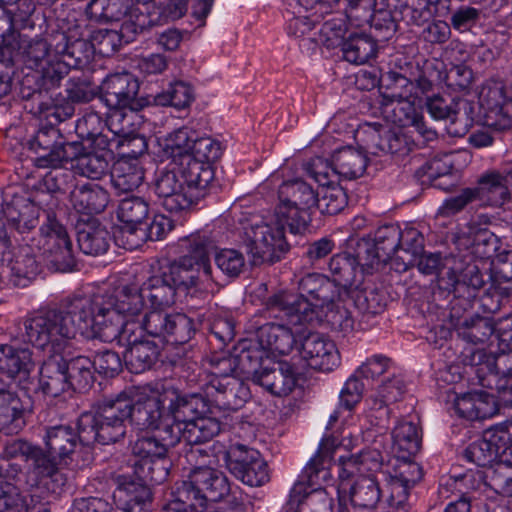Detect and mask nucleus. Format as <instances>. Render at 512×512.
Wrapping results in <instances>:
<instances>
[{
  "instance_id": "43",
  "label": "nucleus",
  "mask_w": 512,
  "mask_h": 512,
  "mask_svg": "<svg viewBox=\"0 0 512 512\" xmlns=\"http://www.w3.org/2000/svg\"><path fill=\"white\" fill-rule=\"evenodd\" d=\"M70 354L71 352L69 354L65 353L64 359L60 360V362L62 365H65V370L69 376L71 387L75 389L85 388L92 381V361L84 356H78L67 361L66 357Z\"/></svg>"
},
{
  "instance_id": "18",
  "label": "nucleus",
  "mask_w": 512,
  "mask_h": 512,
  "mask_svg": "<svg viewBox=\"0 0 512 512\" xmlns=\"http://www.w3.org/2000/svg\"><path fill=\"white\" fill-rule=\"evenodd\" d=\"M77 145L65 144L56 145L49 154L37 158L36 165L40 168H57L65 162L72 161L69 151L75 150ZM75 167L81 175L96 179L99 178L108 168L107 161L97 154L88 153L80 155L74 159Z\"/></svg>"
},
{
  "instance_id": "32",
  "label": "nucleus",
  "mask_w": 512,
  "mask_h": 512,
  "mask_svg": "<svg viewBox=\"0 0 512 512\" xmlns=\"http://www.w3.org/2000/svg\"><path fill=\"white\" fill-rule=\"evenodd\" d=\"M330 169L337 174L338 179H355L363 175L367 158L360 150L344 147L332 156V162L329 163Z\"/></svg>"
},
{
  "instance_id": "28",
  "label": "nucleus",
  "mask_w": 512,
  "mask_h": 512,
  "mask_svg": "<svg viewBox=\"0 0 512 512\" xmlns=\"http://www.w3.org/2000/svg\"><path fill=\"white\" fill-rule=\"evenodd\" d=\"M452 409L454 413L467 420L485 419L496 412L495 400L482 391L456 394L453 398Z\"/></svg>"
},
{
  "instance_id": "21",
  "label": "nucleus",
  "mask_w": 512,
  "mask_h": 512,
  "mask_svg": "<svg viewBox=\"0 0 512 512\" xmlns=\"http://www.w3.org/2000/svg\"><path fill=\"white\" fill-rule=\"evenodd\" d=\"M485 109V123L496 130L512 127V98L508 96L503 82L491 80L480 94Z\"/></svg>"
},
{
  "instance_id": "12",
  "label": "nucleus",
  "mask_w": 512,
  "mask_h": 512,
  "mask_svg": "<svg viewBox=\"0 0 512 512\" xmlns=\"http://www.w3.org/2000/svg\"><path fill=\"white\" fill-rule=\"evenodd\" d=\"M49 452L45 466L53 465L54 473H61V467L80 468L90 460V444L81 440L73 429L66 425L53 426L47 429L44 437Z\"/></svg>"
},
{
  "instance_id": "24",
  "label": "nucleus",
  "mask_w": 512,
  "mask_h": 512,
  "mask_svg": "<svg viewBox=\"0 0 512 512\" xmlns=\"http://www.w3.org/2000/svg\"><path fill=\"white\" fill-rule=\"evenodd\" d=\"M44 249L58 270L67 271L74 263L72 242L65 227L55 219L49 218L42 227Z\"/></svg>"
},
{
  "instance_id": "26",
  "label": "nucleus",
  "mask_w": 512,
  "mask_h": 512,
  "mask_svg": "<svg viewBox=\"0 0 512 512\" xmlns=\"http://www.w3.org/2000/svg\"><path fill=\"white\" fill-rule=\"evenodd\" d=\"M193 139H196V131L182 127L165 136L157 138L158 153L165 158H171L178 168L185 169L191 161Z\"/></svg>"
},
{
  "instance_id": "52",
  "label": "nucleus",
  "mask_w": 512,
  "mask_h": 512,
  "mask_svg": "<svg viewBox=\"0 0 512 512\" xmlns=\"http://www.w3.org/2000/svg\"><path fill=\"white\" fill-rule=\"evenodd\" d=\"M215 262L224 274L231 277L238 276L245 266L244 256L235 249H222L215 255Z\"/></svg>"
},
{
  "instance_id": "35",
  "label": "nucleus",
  "mask_w": 512,
  "mask_h": 512,
  "mask_svg": "<svg viewBox=\"0 0 512 512\" xmlns=\"http://www.w3.org/2000/svg\"><path fill=\"white\" fill-rule=\"evenodd\" d=\"M33 366L34 362L28 349L0 344V373L10 378L25 377Z\"/></svg>"
},
{
  "instance_id": "50",
  "label": "nucleus",
  "mask_w": 512,
  "mask_h": 512,
  "mask_svg": "<svg viewBox=\"0 0 512 512\" xmlns=\"http://www.w3.org/2000/svg\"><path fill=\"white\" fill-rule=\"evenodd\" d=\"M295 512H332V497L326 488L311 489L305 492Z\"/></svg>"
},
{
  "instance_id": "10",
  "label": "nucleus",
  "mask_w": 512,
  "mask_h": 512,
  "mask_svg": "<svg viewBox=\"0 0 512 512\" xmlns=\"http://www.w3.org/2000/svg\"><path fill=\"white\" fill-rule=\"evenodd\" d=\"M278 198L275 211L282 221L288 223L292 233L299 232L308 224L310 214L318 204V193L300 179L283 180L278 189Z\"/></svg>"
},
{
  "instance_id": "6",
  "label": "nucleus",
  "mask_w": 512,
  "mask_h": 512,
  "mask_svg": "<svg viewBox=\"0 0 512 512\" xmlns=\"http://www.w3.org/2000/svg\"><path fill=\"white\" fill-rule=\"evenodd\" d=\"M185 169L174 167L158 176L155 192L162 199V205L170 212L187 211L205 197L211 183L210 171H198L199 181L191 182L185 175Z\"/></svg>"
},
{
  "instance_id": "46",
  "label": "nucleus",
  "mask_w": 512,
  "mask_h": 512,
  "mask_svg": "<svg viewBox=\"0 0 512 512\" xmlns=\"http://www.w3.org/2000/svg\"><path fill=\"white\" fill-rule=\"evenodd\" d=\"M275 381L265 379V389L276 396H286L293 391L297 383V372L294 365L278 362V372Z\"/></svg>"
},
{
  "instance_id": "15",
  "label": "nucleus",
  "mask_w": 512,
  "mask_h": 512,
  "mask_svg": "<svg viewBox=\"0 0 512 512\" xmlns=\"http://www.w3.org/2000/svg\"><path fill=\"white\" fill-rule=\"evenodd\" d=\"M308 171L321 188L320 192H317V208L327 214L340 212L346 205L347 197L328 161L317 157L312 160Z\"/></svg>"
},
{
  "instance_id": "55",
  "label": "nucleus",
  "mask_w": 512,
  "mask_h": 512,
  "mask_svg": "<svg viewBox=\"0 0 512 512\" xmlns=\"http://www.w3.org/2000/svg\"><path fill=\"white\" fill-rule=\"evenodd\" d=\"M172 221L163 214H155L149 224L143 223L145 239L160 240L172 230Z\"/></svg>"
},
{
  "instance_id": "11",
  "label": "nucleus",
  "mask_w": 512,
  "mask_h": 512,
  "mask_svg": "<svg viewBox=\"0 0 512 512\" xmlns=\"http://www.w3.org/2000/svg\"><path fill=\"white\" fill-rule=\"evenodd\" d=\"M229 491L225 475L212 466L198 465L177 491L175 500H182L188 511L206 510L209 502L220 500Z\"/></svg>"
},
{
  "instance_id": "19",
  "label": "nucleus",
  "mask_w": 512,
  "mask_h": 512,
  "mask_svg": "<svg viewBox=\"0 0 512 512\" xmlns=\"http://www.w3.org/2000/svg\"><path fill=\"white\" fill-rule=\"evenodd\" d=\"M5 456L10 459L20 460L27 463L29 469H33V476L41 475V482L53 491L62 485L66 478L62 473H52L54 466H45L48 462L43 452L28 442L16 440L6 445Z\"/></svg>"
},
{
  "instance_id": "44",
  "label": "nucleus",
  "mask_w": 512,
  "mask_h": 512,
  "mask_svg": "<svg viewBox=\"0 0 512 512\" xmlns=\"http://www.w3.org/2000/svg\"><path fill=\"white\" fill-rule=\"evenodd\" d=\"M359 375L354 372L345 382L339 395V408L329 419V424L337 421L341 409L351 411L361 400L364 391V384L360 381Z\"/></svg>"
},
{
  "instance_id": "58",
  "label": "nucleus",
  "mask_w": 512,
  "mask_h": 512,
  "mask_svg": "<svg viewBox=\"0 0 512 512\" xmlns=\"http://www.w3.org/2000/svg\"><path fill=\"white\" fill-rule=\"evenodd\" d=\"M476 197L474 189H465L459 195L445 200L441 209L446 214L456 213Z\"/></svg>"
},
{
  "instance_id": "41",
  "label": "nucleus",
  "mask_w": 512,
  "mask_h": 512,
  "mask_svg": "<svg viewBox=\"0 0 512 512\" xmlns=\"http://www.w3.org/2000/svg\"><path fill=\"white\" fill-rule=\"evenodd\" d=\"M485 477L488 486L496 493L512 497V464L507 460L500 459L494 466L487 468Z\"/></svg>"
},
{
  "instance_id": "8",
  "label": "nucleus",
  "mask_w": 512,
  "mask_h": 512,
  "mask_svg": "<svg viewBox=\"0 0 512 512\" xmlns=\"http://www.w3.org/2000/svg\"><path fill=\"white\" fill-rule=\"evenodd\" d=\"M69 311L70 302L62 310H51L45 313L34 315L25 323L26 337L28 342L31 343L34 347L46 351L49 354V358L41 366L39 384L43 393L52 397L60 395L71 387V382H69V376L65 370V365H62L60 360L64 359L65 353H70V350L72 349V341L74 338L70 339L68 346L64 350L56 351L50 343L41 346L32 341L31 326L35 320L39 318H48L52 314H60L66 318L78 320V316L72 317Z\"/></svg>"
},
{
  "instance_id": "57",
  "label": "nucleus",
  "mask_w": 512,
  "mask_h": 512,
  "mask_svg": "<svg viewBox=\"0 0 512 512\" xmlns=\"http://www.w3.org/2000/svg\"><path fill=\"white\" fill-rule=\"evenodd\" d=\"M323 318H326L333 325H337L343 330L353 328V320L350 313L345 309H340L334 302H332L328 309L324 310Z\"/></svg>"
},
{
  "instance_id": "4",
  "label": "nucleus",
  "mask_w": 512,
  "mask_h": 512,
  "mask_svg": "<svg viewBox=\"0 0 512 512\" xmlns=\"http://www.w3.org/2000/svg\"><path fill=\"white\" fill-rule=\"evenodd\" d=\"M299 295L282 292L273 297V307L283 311L291 324H305L323 319L338 296L337 285L320 274H308L299 283Z\"/></svg>"
},
{
  "instance_id": "60",
  "label": "nucleus",
  "mask_w": 512,
  "mask_h": 512,
  "mask_svg": "<svg viewBox=\"0 0 512 512\" xmlns=\"http://www.w3.org/2000/svg\"><path fill=\"white\" fill-rule=\"evenodd\" d=\"M477 17L478 11L475 8H461L452 15V26L459 31L467 30Z\"/></svg>"
},
{
  "instance_id": "22",
  "label": "nucleus",
  "mask_w": 512,
  "mask_h": 512,
  "mask_svg": "<svg viewBox=\"0 0 512 512\" xmlns=\"http://www.w3.org/2000/svg\"><path fill=\"white\" fill-rule=\"evenodd\" d=\"M382 457L378 450L368 449L358 454L340 456L336 462L338 480L336 488L353 483L358 478L380 470Z\"/></svg>"
},
{
  "instance_id": "17",
  "label": "nucleus",
  "mask_w": 512,
  "mask_h": 512,
  "mask_svg": "<svg viewBox=\"0 0 512 512\" xmlns=\"http://www.w3.org/2000/svg\"><path fill=\"white\" fill-rule=\"evenodd\" d=\"M120 137L113 135L111 145L118 150L120 157L114 163L111 181L114 188L119 192H128L138 188L144 180V170L138 157L146 152L135 153L132 144L120 145Z\"/></svg>"
},
{
  "instance_id": "54",
  "label": "nucleus",
  "mask_w": 512,
  "mask_h": 512,
  "mask_svg": "<svg viewBox=\"0 0 512 512\" xmlns=\"http://www.w3.org/2000/svg\"><path fill=\"white\" fill-rule=\"evenodd\" d=\"M92 366L105 376H113L121 370L122 362L117 353L107 350L94 357Z\"/></svg>"
},
{
  "instance_id": "7",
  "label": "nucleus",
  "mask_w": 512,
  "mask_h": 512,
  "mask_svg": "<svg viewBox=\"0 0 512 512\" xmlns=\"http://www.w3.org/2000/svg\"><path fill=\"white\" fill-rule=\"evenodd\" d=\"M282 217L273 214L254 219L244 227V244L254 264L273 262L287 250L284 232L288 223Z\"/></svg>"
},
{
  "instance_id": "20",
  "label": "nucleus",
  "mask_w": 512,
  "mask_h": 512,
  "mask_svg": "<svg viewBox=\"0 0 512 512\" xmlns=\"http://www.w3.org/2000/svg\"><path fill=\"white\" fill-rule=\"evenodd\" d=\"M491 80L485 82L477 92L478 101L476 104L470 103L469 99H460L449 104L446 99L441 96H433L427 100V110L432 118L443 120L451 118L453 120L465 119V125L468 123H479L483 126L491 127L485 123V109L481 105L480 94L483 88Z\"/></svg>"
},
{
  "instance_id": "56",
  "label": "nucleus",
  "mask_w": 512,
  "mask_h": 512,
  "mask_svg": "<svg viewBox=\"0 0 512 512\" xmlns=\"http://www.w3.org/2000/svg\"><path fill=\"white\" fill-rule=\"evenodd\" d=\"M187 6L188 0H167L162 7L157 8L161 23L181 18L186 13Z\"/></svg>"
},
{
  "instance_id": "36",
  "label": "nucleus",
  "mask_w": 512,
  "mask_h": 512,
  "mask_svg": "<svg viewBox=\"0 0 512 512\" xmlns=\"http://www.w3.org/2000/svg\"><path fill=\"white\" fill-rule=\"evenodd\" d=\"M500 437L491 431L484 433L483 437L473 442L465 452V457L468 461L475 463L481 467H492L503 455L500 452L498 441Z\"/></svg>"
},
{
  "instance_id": "25",
  "label": "nucleus",
  "mask_w": 512,
  "mask_h": 512,
  "mask_svg": "<svg viewBox=\"0 0 512 512\" xmlns=\"http://www.w3.org/2000/svg\"><path fill=\"white\" fill-rule=\"evenodd\" d=\"M300 354L312 369L331 371L339 364L335 344L317 333H311L304 339Z\"/></svg>"
},
{
  "instance_id": "13",
  "label": "nucleus",
  "mask_w": 512,
  "mask_h": 512,
  "mask_svg": "<svg viewBox=\"0 0 512 512\" xmlns=\"http://www.w3.org/2000/svg\"><path fill=\"white\" fill-rule=\"evenodd\" d=\"M269 309L275 317L286 318L287 323L269 322L260 326L256 332V342L259 358L278 361L279 358L288 355L295 344L293 327L283 311L273 307V298L269 302Z\"/></svg>"
},
{
  "instance_id": "3",
  "label": "nucleus",
  "mask_w": 512,
  "mask_h": 512,
  "mask_svg": "<svg viewBox=\"0 0 512 512\" xmlns=\"http://www.w3.org/2000/svg\"><path fill=\"white\" fill-rule=\"evenodd\" d=\"M139 83L129 73L108 76L102 84V99L109 108L107 126L113 135L119 136V144L133 145L135 153L148 148L145 135L148 125L137 111Z\"/></svg>"
},
{
  "instance_id": "2",
  "label": "nucleus",
  "mask_w": 512,
  "mask_h": 512,
  "mask_svg": "<svg viewBox=\"0 0 512 512\" xmlns=\"http://www.w3.org/2000/svg\"><path fill=\"white\" fill-rule=\"evenodd\" d=\"M174 303V291L160 279H152L139 291L119 290L115 295L75 297L70 300L71 316L52 314L39 318L31 326V338L43 346L52 344L64 350L79 333L117 343L125 350L123 358L128 370L139 374L149 369L158 357L157 345L143 340V334L175 344L187 342L193 334L192 321L182 313L167 314Z\"/></svg>"
},
{
  "instance_id": "5",
  "label": "nucleus",
  "mask_w": 512,
  "mask_h": 512,
  "mask_svg": "<svg viewBox=\"0 0 512 512\" xmlns=\"http://www.w3.org/2000/svg\"><path fill=\"white\" fill-rule=\"evenodd\" d=\"M189 248L188 254L182 256L179 261L170 268V273L166 279L160 277H151L139 288L124 287L121 290L139 291L146 283L152 279H160L165 285L171 287L176 294L177 289H188L196 284V281L202 278L208 279L211 272L210 253L214 246L205 236L200 234L193 235L185 240Z\"/></svg>"
},
{
  "instance_id": "53",
  "label": "nucleus",
  "mask_w": 512,
  "mask_h": 512,
  "mask_svg": "<svg viewBox=\"0 0 512 512\" xmlns=\"http://www.w3.org/2000/svg\"><path fill=\"white\" fill-rule=\"evenodd\" d=\"M391 364V360L385 355L375 354L367 358L355 372L362 378L375 379L387 372Z\"/></svg>"
},
{
  "instance_id": "31",
  "label": "nucleus",
  "mask_w": 512,
  "mask_h": 512,
  "mask_svg": "<svg viewBox=\"0 0 512 512\" xmlns=\"http://www.w3.org/2000/svg\"><path fill=\"white\" fill-rule=\"evenodd\" d=\"M464 325L468 332L460 331L459 333L474 343L481 342L492 334H495L501 342L512 340V316H507L495 324L478 317L473 319L471 324L465 321Z\"/></svg>"
},
{
  "instance_id": "62",
  "label": "nucleus",
  "mask_w": 512,
  "mask_h": 512,
  "mask_svg": "<svg viewBox=\"0 0 512 512\" xmlns=\"http://www.w3.org/2000/svg\"><path fill=\"white\" fill-rule=\"evenodd\" d=\"M315 28V22L309 16H297L288 24V33L295 37H303Z\"/></svg>"
},
{
  "instance_id": "34",
  "label": "nucleus",
  "mask_w": 512,
  "mask_h": 512,
  "mask_svg": "<svg viewBox=\"0 0 512 512\" xmlns=\"http://www.w3.org/2000/svg\"><path fill=\"white\" fill-rule=\"evenodd\" d=\"M34 478V483L32 485L37 487L29 495H21L15 487L10 485H7L5 489L0 487L5 495H11V498L8 499L11 503V505L8 506V509L15 508L18 512H49L47 502H45L40 496V486L56 493L65 484V482L53 491L41 482V475L34 476Z\"/></svg>"
},
{
  "instance_id": "42",
  "label": "nucleus",
  "mask_w": 512,
  "mask_h": 512,
  "mask_svg": "<svg viewBox=\"0 0 512 512\" xmlns=\"http://www.w3.org/2000/svg\"><path fill=\"white\" fill-rule=\"evenodd\" d=\"M193 99L192 87L183 81H176L171 83L166 91L157 94L155 102L161 106L169 105L177 109H183L189 106Z\"/></svg>"
},
{
  "instance_id": "29",
  "label": "nucleus",
  "mask_w": 512,
  "mask_h": 512,
  "mask_svg": "<svg viewBox=\"0 0 512 512\" xmlns=\"http://www.w3.org/2000/svg\"><path fill=\"white\" fill-rule=\"evenodd\" d=\"M343 445L339 438L335 435H325L321 440L318 450L313 458L306 467V473L308 475V484L310 486L324 484L325 486L332 485V474L329 469L324 467L319 468V464H324L326 459L332 458L334 452L338 447ZM346 448L351 445L344 444Z\"/></svg>"
},
{
  "instance_id": "40",
  "label": "nucleus",
  "mask_w": 512,
  "mask_h": 512,
  "mask_svg": "<svg viewBox=\"0 0 512 512\" xmlns=\"http://www.w3.org/2000/svg\"><path fill=\"white\" fill-rule=\"evenodd\" d=\"M78 245L87 255H100L107 251L109 234L100 226L87 225L78 233Z\"/></svg>"
},
{
  "instance_id": "37",
  "label": "nucleus",
  "mask_w": 512,
  "mask_h": 512,
  "mask_svg": "<svg viewBox=\"0 0 512 512\" xmlns=\"http://www.w3.org/2000/svg\"><path fill=\"white\" fill-rule=\"evenodd\" d=\"M392 439V450L399 459L408 460L419 451L420 435L412 421H400L393 430Z\"/></svg>"
},
{
  "instance_id": "64",
  "label": "nucleus",
  "mask_w": 512,
  "mask_h": 512,
  "mask_svg": "<svg viewBox=\"0 0 512 512\" xmlns=\"http://www.w3.org/2000/svg\"><path fill=\"white\" fill-rule=\"evenodd\" d=\"M450 37V27L444 21H435L427 27V38L431 42L444 43Z\"/></svg>"
},
{
  "instance_id": "48",
  "label": "nucleus",
  "mask_w": 512,
  "mask_h": 512,
  "mask_svg": "<svg viewBox=\"0 0 512 512\" xmlns=\"http://www.w3.org/2000/svg\"><path fill=\"white\" fill-rule=\"evenodd\" d=\"M347 32L346 21L342 17H333L325 21L319 30L318 41L328 48L343 46Z\"/></svg>"
},
{
  "instance_id": "47",
  "label": "nucleus",
  "mask_w": 512,
  "mask_h": 512,
  "mask_svg": "<svg viewBox=\"0 0 512 512\" xmlns=\"http://www.w3.org/2000/svg\"><path fill=\"white\" fill-rule=\"evenodd\" d=\"M249 457L251 465L243 470L237 469L235 477L248 486H262L269 480L267 463L259 452H251Z\"/></svg>"
},
{
  "instance_id": "49",
  "label": "nucleus",
  "mask_w": 512,
  "mask_h": 512,
  "mask_svg": "<svg viewBox=\"0 0 512 512\" xmlns=\"http://www.w3.org/2000/svg\"><path fill=\"white\" fill-rule=\"evenodd\" d=\"M25 410L26 407L15 394L0 391V426L18 422ZM20 425L21 423H16V427H20Z\"/></svg>"
},
{
  "instance_id": "27",
  "label": "nucleus",
  "mask_w": 512,
  "mask_h": 512,
  "mask_svg": "<svg viewBox=\"0 0 512 512\" xmlns=\"http://www.w3.org/2000/svg\"><path fill=\"white\" fill-rule=\"evenodd\" d=\"M221 155L220 144L211 139L210 137L199 136L196 132V139H193V145L191 150V161L188 162V166H185V175L190 176L189 180L199 181L200 174L198 171L208 170L210 171L211 181L214 178V171L211 167V162L217 160Z\"/></svg>"
},
{
  "instance_id": "9",
  "label": "nucleus",
  "mask_w": 512,
  "mask_h": 512,
  "mask_svg": "<svg viewBox=\"0 0 512 512\" xmlns=\"http://www.w3.org/2000/svg\"><path fill=\"white\" fill-rule=\"evenodd\" d=\"M430 85L426 79L412 82L404 76H398L388 95L392 102L397 103L393 109L394 121L400 126L414 127L427 140H433L436 137V132L425 126L423 117L417 109L421 107L423 95Z\"/></svg>"
},
{
  "instance_id": "14",
  "label": "nucleus",
  "mask_w": 512,
  "mask_h": 512,
  "mask_svg": "<svg viewBox=\"0 0 512 512\" xmlns=\"http://www.w3.org/2000/svg\"><path fill=\"white\" fill-rule=\"evenodd\" d=\"M149 206L139 197H127L120 201L117 217L121 225L114 232L115 242L128 250L137 248L144 240V220L148 217Z\"/></svg>"
},
{
  "instance_id": "30",
  "label": "nucleus",
  "mask_w": 512,
  "mask_h": 512,
  "mask_svg": "<svg viewBox=\"0 0 512 512\" xmlns=\"http://www.w3.org/2000/svg\"><path fill=\"white\" fill-rule=\"evenodd\" d=\"M512 192V171L506 175L490 172L484 175L475 190L477 197L494 206L503 205Z\"/></svg>"
},
{
  "instance_id": "61",
  "label": "nucleus",
  "mask_w": 512,
  "mask_h": 512,
  "mask_svg": "<svg viewBox=\"0 0 512 512\" xmlns=\"http://www.w3.org/2000/svg\"><path fill=\"white\" fill-rule=\"evenodd\" d=\"M109 505L100 498L76 500L70 512H108Z\"/></svg>"
},
{
  "instance_id": "59",
  "label": "nucleus",
  "mask_w": 512,
  "mask_h": 512,
  "mask_svg": "<svg viewBox=\"0 0 512 512\" xmlns=\"http://www.w3.org/2000/svg\"><path fill=\"white\" fill-rule=\"evenodd\" d=\"M138 67L145 74H158L167 68V60L161 54H151L142 58L138 63Z\"/></svg>"
},
{
  "instance_id": "39",
  "label": "nucleus",
  "mask_w": 512,
  "mask_h": 512,
  "mask_svg": "<svg viewBox=\"0 0 512 512\" xmlns=\"http://www.w3.org/2000/svg\"><path fill=\"white\" fill-rule=\"evenodd\" d=\"M377 44L366 34H350L343 42L342 52L345 60L361 65L376 55Z\"/></svg>"
},
{
  "instance_id": "16",
  "label": "nucleus",
  "mask_w": 512,
  "mask_h": 512,
  "mask_svg": "<svg viewBox=\"0 0 512 512\" xmlns=\"http://www.w3.org/2000/svg\"><path fill=\"white\" fill-rule=\"evenodd\" d=\"M135 458L133 472L136 478L127 474L118 475L116 478L117 487L113 495L117 505L126 512H133L137 506L144 505L146 502L150 501L151 491L147 484L148 481L158 484L163 482L168 476L166 475L163 479L157 481L148 475H142L137 471L136 467V465L142 461L140 457ZM167 474H169V472Z\"/></svg>"
},
{
  "instance_id": "45",
  "label": "nucleus",
  "mask_w": 512,
  "mask_h": 512,
  "mask_svg": "<svg viewBox=\"0 0 512 512\" xmlns=\"http://www.w3.org/2000/svg\"><path fill=\"white\" fill-rule=\"evenodd\" d=\"M405 392V384L401 377H393L383 382L370 397L371 407L375 410H381L389 404L401 399Z\"/></svg>"
},
{
  "instance_id": "1",
  "label": "nucleus",
  "mask_w": 512,
  "mask_h": 512,
  "mask_svg": "<svg viewBox=\"0 0 512 512\" xmlns=\"http://www.w3.org/2000/svg\"><path fill=\"white\" fill-rule=\"evenodd\" d=\"M201 394H185L172 385L156 382L130 387L107 402L100 412L78 419L81 440L109 444L126 433L130 418L138 430L132 445L142 475L159 481L168 473V451L181 440L199 444L221 431V410H236L249 399V388L232 375L214 376Z\"/></svg>"
},
{
  "instance_id": "33",
  "label": "nucleus",
  "mask_w": 512,
  "mask_h": 512,
  "mask_svg": "<svg viewBox=\"0 0 512 512\" xmlns=\"http://www.w3.org/2000/svg\"><path fill=\"white\" fill-rule=\"evenodd\" d=\"M108 201L107 192L93 183L76 187L71 192V203L74 209L83 214L100 213L105 209Z\"/></svg>"
},
{
  "instance_id": "23",
  "label": "nucleus",
  "mask_w": 512,
  "mask_h": 512,
  "mask_svg": "<svg viewBox=\"0 0 512 512\" xmlns=\"http://www.w3.org/2000/svg\"><path fill=\"white\" fill-rule=\"evenodd\" d=\"M340 508L348 511V507L371 509L380 500L381 491L374 478V473L358 478L353 483L335 488Z\"/></svg>"
},
{
  "instance_id": "38",
  "label": "nucleus",
  "mask_w": 512,
  "mask_h": 512,
  "mask_svg": "<svg viewBox=\"0 0 512 512\" xmlns=\"http://www.w3.org/2000/svg\"><path fill=\"white\" fill-rule=\"evenodd\" d=\"M421 477L422 472L420 466L417 463L405 461L399 475L393 477L390 481V506L396 508L401 507L407 500L409 489L419 481Z\"/></svg>"
},
{
  "instance_id": "63",
  "label": "nucleus",
  "mask_w": 512,
  "mask_h": 512,
  "mask_svg": "<svg viewBox=\"0 0 512 512\" xmlns=\"http://www.w3.org/2000/svg\"><path fill=\"white\" fill-rule=\"evenodd\" d=\"M452 169V155H444L430 162L428 174L430 178H437L450 174Z\"/></svg>"
},
{
  "instance_id": "51",
  "label": "nucleus",
  "mask_w": 512,
  "mask_h": 512,
  "mask_svg": "<svg viewBox=\"0 0 512 512\" xmlns=\"http://www.w3.org/2000/svg\"><path fill=\"white\" fill-rule=\"evenodd\" d=\"M251 452H258L239 442H231L226 451L224 452V460L228 469L234 474H237V469L243 470L251 465L250 454Z\"/></svg>"
}]
</instances>
